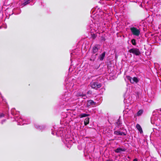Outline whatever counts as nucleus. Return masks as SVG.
<instances>
[{
  "label": "nucleus",
  "instance_id": "f257e3e1",
  "mask_svg": "<svg viewBox=\"0 0 161 161\" xmlns=\"http://www.w3.org/2000/svg\"><path fill=\"white\" fill-rule=\"evenodd\" d=\"M100 28V26L97 24L93 23L91 24L89 27L88 29L89 31L92 33V37L93 39H95L96 37V35L94 33V32L98 33V30Z\"/></svg>",
  "mask_w": 161,
  "mask_h": 161
},
{
  "label": "nucleus",
  "instance_id": "f03ea898",
  "mask_svg": "<svg viewBox=\"0 0 161 161\" xmlns=\"http://www.w3.org/2000/svg\"><path fill=\"white\" fill-rule=\"evenodd\" d=\"M130 29L132 34L134 36H138L140 33V31L139 29H137L134 27H132L130 28Z\"/></svg>",
  "mask_w": 161,
  "mask_h": 161
},
{
  "label": "nucleus",
  "instance_id": "7ed1b4c3",
  "mask_svg": "<svg viewBox=\"0 0 161 161\" xmlns=\"http://www.w3.org/2000/svg\"><path fill=\"white\" fill-rule=\"evenodd\" d=\"M15 120L18 122V124L20 125H23L24 124H29L30 121H27V120H24L22 118H17L15 119Z\"/></svg>",
  "mask_w": 161,
  "mask_h": 161
},
{
  "label": "nucleus",
  "instance_id": "20e7f679",
  "mask_svg": "<svg viewBox=\"0 0 161 161\" xmlns=\"http://www.w3.org/2000/svg\"><path fill=\"white\" fill-rule=\"evenodd\" d=\"M129 52L136 56H139L141 53L139 49L137 48H131L129 50Z\"/></svg>",
  "mask_w": 161,
  "mask_h": 161
},
{
  "label": "nucleus",
  "instance_id": "39448f33",
  "mask_svg": "<svg viewBox=\"0 0 161 161\" xmlns=\"http://www.w3.org/2000/svg\"><path fill=\"white\" fill-rule=\"evenodd\" d=\"M91 86L93 88L96 89L100 88L101 86L100 83L96 81L92 82L91 83Z\"/></svg>",
  "mask_w": 161,
  "mask_h": 161
},
{
  "label": "nucleus",
  "instance_id": "423d86ee",
  "mask_svg": "<svg viewBox=\"0 0 161 161\" xmlns=\"http://www.w3.org/2000/svg\"><path fill=\"white\" fill-rule=\"evenodd\" d=\"M127 79L130 81V82L132 84H133L135 82L137 83L139 81L137 78L136 77H134L132 78L130 76H127Z\"/></svg>",
  "mask_w": 161,
  "mask_h": 161
},
{
  "label": "nucleus",
  "instance_id": "0eeeda50",
  "mask_svg": "<svg viewBox=\"0 0 161 161\" xmlns=\"http://www.w3.org/2000/svg\"><path fill=\"white\" fill-rule=\"evenodd\" d=\"M114 134L115 135L119 136L126 135V134L125 133L122 132H121L119 130L115 131L114 132Z\"/></svg>",
  "mask_w": 161,
  "mask_h": 161
},
{
  "label": "nucleus",
  "instance_id": "6e6552de",
  "mask_svg": "<svg viewBox=\"0 0 161 161\" xmlns=\"http://www.w3.org/2000/svg\"><path fill=\"white\" fill-rule=\"evenodd\" d=\"M126 150V149L124 148L119 147L115 150V152L116 153H120L121 152H125Z\"/></svg>",
  "mask_w": 161,
  "mask_h": 161
},
{
  "label": "nucleus",
  "instance_id": "1a4fd4ad",
  "mask_svg": "<svg viewBox=\"0 0 161 161\" xmlns=\"http://www.w3.org/2000/svg\"><path fill=\"white\" fill-rule=\"evenodd\" d=\"M87 107L91 106L96 104V103L92 100H89L87 101Z\"/></svg>",
  "mask_w": 161,
  "mask_h": 161
},
{
  "label": "nucleus",
  "instance_id": "9d476101",
  "mask_svg": "<svg viewBox=\"0 0 161 161\" xmlns=\"http://www.w3.org/2000/svg\"><path fill=\"white\" fill-rule=\"evenodd\" d=\"M71 94L70 93H66L64 96V97L63 98V100H64L65 101H67L68 99L69 98H67V97H69L70 96Z\"/></svg>",
  "mask_w": 161,
  "mask_h": 161
},
{
  "label": "nucleus",
  "instance_id": "9b49d317",
  "mask_svg": "<svg viewBox=\"0 0 161 161\" xmlns=\"http://www.w3.org/2000/svg\"><path fill=\"white\" fill-rule=\"evenodd\" d=\"M105 52H103L101 54L99 57V58L101 60H103L105 55Z\"/></svg>",
  "mask_w": 161,
  "mask_h": 161
},
{
  "label": "nucleus",
  "instance_id": "f8f14e48",
  "mask_svg": "<svg viewBox=\"0 0 161 161\" xmlns=\"http://www.w3.org/2000/svg\"><path fill=\"white\" fill-rule=\"evenodd\" d=\"M136 127L139 132L142 133V130L141 126L138 124H137L136 125Z\"/></svg>",
  "mask_w": 161,
  "mask_h": 161
},
{
  "label": "nucleus",
  "instance_id": "ddd939ff",
  "mask_svg": "<svg viewBox=\"0 0 161 161\" xmlns=\"http://www.w3.org/2000/svg\"><path fill=\"white\" fill-rule=\"evenodd\" d=\"M31 0H25L24 2L22 3L23 6H25L29 3Z\"/></svg>",
  "mask_w": 161,
  "mask_h": 161
},
{
  "label": "nucleus",
  "instance_id": "4468645a",
  "mask_svg": "<svg viewBox=\"0 0 161 161\" xmlns=\"http://www.w3.org/2000/svg\"><path fill=\"white\" fill-rule=\"evenodd\" d=\"M89 118H86L84 121V124L85 125H86L89 123Z\"/></svg>",
  "mask_w": 161,
  "mask_h": 161
},
{
  "label": "nucleus",
  "instance_id": "2eb2a0df",
  "mask_svg": "<svg viewBox=\"0 0 161 161\" xmlns=\"http://www.w3.org/2000/svg\"><path fill=\"white\" fill-rule=\"evenodd\" d=\"M98 46H95L94 47L93 49V52L94 53H95L97 52L98 50Z\"/></svg>",
  "mask_w": 161,
  "mask_h": 161
},
{
  "label": "nucleus",
  "instance_id": "dca6fc26",
  "mask_svg": "<svg viewBox=\"0 0 161 161\" xmlns=\"http://www.w3.org/2000/svg\"><path fill=\"white\" fill-rule=\"evenodd\" d=\"M89 114H80V117L81 118L86 117L88 116Z\"/></svg>",
  "mask_w": 161,
  "mask_h": 161
},
{
  "label": "nucleus",
  "instance_id": "f3484780",
  "mask_svg": "<svg viewBox=\"0 0 161 161\" xmlns=\"http://www.w3.org/2000/svg\"><path fill=\"white\" fill-rule=\"evenodd\" d=\"M116 125L119 126H121V122L120 121L119 119H118L117 122L116 123Z\"/></svg>",
  "mask_w": 161,
  "mask_h": 161
},
{
  "label": "nucleus",
  "instance_id": "a211bd4d",
  "mask_svg": "<svg viewBox=\"0 0 161 161\" xmlns=\"http://www.w3.org/2000/svg\"><path fill=\"white\" fill-rule=\"evenodd\" d=\"M143 111L142 110H140L137 113V116H139L141 115Z\"/></svg>",
  "mask_w": 161,
  "mask_h": 161
},
{
  "label": "nucleus",
  "instance_id": "6ab92c4d",
  "mask_svg": "<svg viewBox=\"0 0 161 161\" xmlns=\"http://www.w3.org/2000/svg\"><path fill=\"white\" fill-rule=\"evenodd\" d=\"M132 44L134 45H136V40L134 39H132L131 41Z\"/></svg>",
  "mask_w": 161,
  "mask_h": 161
},
{
  "label": "nucleus",
  "instance_id": "aec40b11",
  "mask_svg": "<svg viewBox=\"0 0 161 161\" xmlns=\"http://www.w3.org/2000/svg\"><path fill=\"white\" fill-rule=\"evenodd\" d=\"M79 96L82 97L84 99H85L87 97L86 96L85 94H82L81 95H79Z\"/></svg>",
  "mask_w": 161,
  "mask_h": 161
},
{
  "label": "nucleus",
  "instance_id": "412c9836",
  "mask_svg": "<svg viewBox=\"0 0 161 161\" xmlns=\"http://www.w3.org/2000/svg\"><path fill=\"white\" fill-rule=\"evenodd\" d=\"M37 129H40V130H42V129L43 128H44V127H42V126H36V127Z\"/></svg>",
  "mask_w": 161,
  "mask_h": 161
},
{
  "label": "nucleus",
  "instance_id": "4be33fe9",
  "mask_svg": "<svg viewBox=\"0 0 161 161\" xmlns=\"http://www.w3.org/2000/svg\"><path fill=\"white\" fill-rule=\"evenodd\" d=\"M4 114L3 113H0V117H2L4 116Z\"/></svg>",
  "mask_w": 161,
  "mask_h": 161
},
{
  "label": "nucleus",
  "instance_id": "5701e85b",
  "mask_svg": "<svg viewBox=\"0 0 161 161\" xmlns=\"http://www.w3.org/2000/svg\"><path fill=\"white\" fill-rule=\"evenodd\" d=\"M52 134L53 135H55V133L54 132H53V131H52ZM55 134H56V133L55 132Z\"/></svg>",
  "mask_w": 161,
  "mask_h": 161
},
{
  "label": "nucleus",
  "instance_id": "b1692460",
  "mask_svg": "<svg viewBox=\"0 0 161 161\" xmlns=\"http://www.w3.org/2000/svg\"><path fill=\"white\" fill-rule=\"evenodd\" d=\"M133 161H137V159L136 158L134 159Z\"/></svg>",
  "mask_w": 161,
  "mask_h": 161
},
{
  "label": "nucleus",
  "instance_id": "393cba45",
  "mask_svg": "<svg viewBox=\"0 0 161 161\" xmlns=\"http://www.w3.org/2000/svg\"><path fill=\"white\" fill-rule=\"evenodd\" d=\"M82 94H83L82 93H80V94H79L78 95L79 96V95H81Z\"/></svg>",
  "mask_w": 161,
  "mask_h": 161
},
{
  "label": "nucleus",
  "instance_id": "a878e982",
  "mask_svg": "<svg viewBox=\"0 0 161 161\" xmlns=\"http://www.w3.org/2000/svg\"><path fill=\"white\" fill-rule=\"evenodd\" d=\"M107 161H112V160H108Z\"/></svg>",
  "mask_w": 161,
  "mask_h": 161
},
{
  "label": "nucleus",
  "instance_id": "bb28decb",
  "mask_svg": "<svg viewBox=\"0 0 161 161\" xmlns=\"http://www.w3.org/2000/svg\"><path fill=\"white\" fill-rule=\"evenodd\" d=\"M159 110L161 111V108Z\"/></svg>",
  "mask_w": 161,
  "mask_h": 161
}]
</instances>
